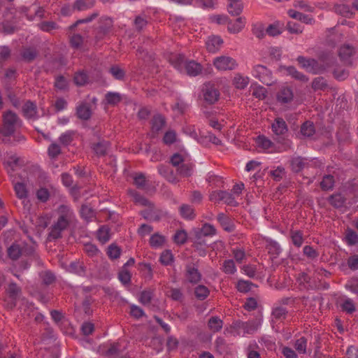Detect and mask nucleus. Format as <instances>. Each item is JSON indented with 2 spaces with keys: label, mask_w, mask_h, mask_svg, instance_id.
<instances>
[{
  "label": "nucleus",
  "mask_w": 358,
  "mask_h": 358,
  "mask_svg": "<svg viewBox=\"0 0 358 358\" xmlns=\"http://www.w3.org/2000/svg\"><path fill=\"white\" fill-rule=\"evenodd\" d=\"M227 9L233 17L239 16L243 10V3L241 0H227Z\"/></svg>",
  "instance_id": "a211bd4d"
},
{
  "label": "nucleus",
  "mask_w": 358,
  "mask_h": 358,
  "mask_svg": "<svg viewBox=\"0 0 358 358\" xmlns=\"http://www.w3.org/2000/svg\"><path fill=\"white\" fill-rule=\"evenodd\" d=\"M170 63L180 73L183 72L185 64L187 62V59L184 55L178 54L172 55L169 59Z\"/></svg>",
  "instance_id": "5701e85b"
},
{
  "label": "nucleus",
  "mask_w": 358,
  "mask_h": 358,
  "mask_svg": "<svg viewBox=\"0 0 358 358\" xmlns=\"http://www.w3.org/2000/svg\"><path fill=\"white\" fill-rule=\"evenodd\" d=\"M290 238L292 243L297 248H300L303 243V234L299 230H292L290 231Z\"/></svg>",
  "instance_id": "79ce46f5"
},
{
  "label": "nucleus",
  "mask_w": 358,
  "mask_h": 358,
  "mask_svg": "<svg viewBox=\"0 0 358 358\" xmlns=\"http://www.w3.org/2000/svg\"><path fill=\"white\" fill-rule=\"evenodd\" d=\"M105 100L107 104L116 105L122 100V96L118 92H109L105 95Z\"/></svg>",
  "instance_id": "37998d69"
},
{
  "label": "nucleus",
  "mask_w": 358,
  "mask_h": 358,
  "mask_svg": "<svg viewBox=\"0 0 358 358\" xmlns=\"http://www.w3.org/2000/svg\"><path fill=\"white\" fill-rule=\"evenodd\" d=\"M223 44L222 38L219 36L211 35L208 37L206 45L208 51L211 53L217 52Z\"/></svg>",
  "instance_id": "f8f14e48"
},
{
  "label": "nucleus",
  "mask_w": 358,
  "mask_h": 358,
  "mask_svg": "<svg viewBox=\"0 0 358 358\" xmlns=\"http://www.w3.org/2000/svg\"><path fill=\"white\" fill-rule=\"evenodd\" d=\"M180 215L186 220H193L195 217L194 209L188 204H182L179 208Z\"/></svg>",
  "instance_id": "c9c22d12"
},
{
  "label": "nucleus",
  "mask_w": 358,
  "mask_h": 358,
  "mask_svg": "<svg viewBox=\"0 0 358 358\" xmlns=\"http://www.w3.org/2000/svg\"><path fill=\"white\" fill-rule=\"evenodd\" d=\"M288 14L292 18L298 20L307 24H311L315 22L314 19L310 15L303 14L293 9L289 10Z\"/></svg>",
  "instance_id": "393cba45"
},
{
  "label": "nucleus",
  "mask_w": 358,
  "mask_h": 358,
  "mask_svg": "<svg viewBox=\"0 0 358 358\" xmlns=\"http://www.w3.org/2000/svg\"><path fill=\"white\" fill-rule=\"evenodd\" d=\"M186 278L191 283H197L200 281L201 275L193 264L186 266Z\"/></svg>",
  "instance_id": "6ab92c4d"
},
{
  "label": "nucleus",
  "mask_w": 358,
  "mask_h": 358,
  "mask_svg": "<svg viewBox=\"0 0 358 358\" xmlns=\"http://www.w3.org/2000/svg\"><path fill=\"white\" fill-rule=\"evenodd\" d=\"M57 212L59 214L57 220L66 222L67 224H70L74 218L73 211L69 206L64 204L60 205L58 207Z\"/></svg>",
  "instance_id": "9d476101"
},
{
  "label": "nucleus",
  "mask_w": 358,
  "mask_h": 358,
  "mask_svg": "<svg viewBox=\"0 0 358 358\" xmlns=\"http://www.w3.org/2000/svg\"><path fill=\"white\" fill-rule=\"evenodd\" d=\"M287 314L288 310L286 308L280 305L275 304L272 308L271 322L273 323L282 322L286 319Z\"/></svg>",
  "instance_id": "9b49d317"
},
{
  "label": "nucleus",
  "mask_w": 358,
  "mask_h": 358,
  "mask_svg": "<svg viewBox=\"0 0 358 358\" xmlns=\"http://www.w3.org/2000/svg\"><path fill=\"white\" fill-rule=\"evenodd\" d=\"M355 50L354 47L349 44H345L339 48L338 55L340 58L345 62H348L355 55Z\"/></svg>",
  "instance_id": "a878e982"
},
{
  "label": "nucleus",
  "mask_w": 358,
  "mask_h": 358,
  "mask_svg": "<svg viewBox=\"0 0 358 358\" xmlns=\"http://www.w3.org/2000/svg\"><path fill=\"white\" fill-rule=\"evenodd\" d=\"M257 143L259 148L264 150H268L274 147V143L264 135L257 137Z\"/></svg>",
  "instance_id": "49530a36"
},
{
  "label": "nucleus",
  "mask_w": 358,
  "mask_h": 358,
  "mask_svg": "<svg viewBox=\"0 0 358 358\" xmlns=\"http://www.w3.org/2000/svg\"><path fill=\"white\" fill-rule=\"evenodd\" d=\"M148 24V20L144 16L138 15L136 17L134 21V25L135 27V29L137 31H141L145 28Z\"/></svg>",
  "instance_id": "052dcab7"
},
{
  "label": "nucleus",
  "mask_w": 358,
  "mask_h": 358,
  "mask_svg": "<svg viewBox=\"0 0 358 358\" xmlns=\"http://www.w3.org/2000/svg\"><path fill=\"white\" fill-rule=\"evenodd\" d=\"M287 72L293 78L298 80L299 81L306 83L308 80V78L303 73L297 71V69L294 66H288L287 68Z\"/></svg>",
  "instance_id": "58836bf2"
},
{
  "label": "nucleus",
  "mask_w": 358,
  "mask_h": 358,
  "mask_svg": "<svg viewBox=\"0 0 358 358\" xmlns=\"http://www.w3.org/2000/svg\"><path fill=\"white\" fill-rule=\"evenodd\" d=\"M250 89L252 90V96L255 98L259 99V100H263L266 97L267 90L263 86L257 84H252Z\"/></svg>",
  "instance_id": "2f4dec72"
},
{
  "label": "nucleus",
  "mask_w": 358,
  "mask_h": 358,
  "mask_svg": "<svg viewBox=\"0 0 358 358\" xmlns=\"http://www.w3.org/2000/svg\"><path fill=\"white\" fill-rule=\"evenodd\" d=\"M129 195L133 198L134 201L139 205L143 206H152V204L150 203L149 200H148L145 197L142 196L140 193L134 189L129 190Z\"/></svg>",
  "instance_id": "cd10ccee"
},
{
  "label": "nucleus",
  "mask_w": 358,
  "mask_h": 358,
  "mask_svg": "<svg viewBox=\"0 0 358 358\" xmlns=\"http://www.w3.org/2000/svg\"><path fill=\"white\" fill-rule=\"evenodd\" d=\"M225 24H227V30L230 34H236L242 30L245 26V21L241 17H235L229 19L225 17Z\"/></svg>",
  "instance_id": "6e6552de"
},
{
  "label": "nucleus",
  "mask_w": 358,
  "mask_h": 358,
  "mask_svg": "<svg viewBox=\"0 0 358 358\" xmlns=\"http://www.w3.org/2000/svg\"><path fill=\"white\" fill-rule=\"evenodd\" d=\"M354 8L351 7L348 4L345 3H339L336 4L334 6V10L336 13L341 15L345 17H351L354 14Z\"/></svg>",
  "instance_id": "4be33fe9"
},
{
  "label": "nucleus",
  "mask_w": 358,
  "mask_h": 358,
  "mask_svg": "<svg viewBox=\"0 0 358 358\" xmlns=\"http://www.w3.org/2000/svg\"><path fill=\"white\" fill-rule=\"evenodd\" d=\"M69 224L66 222H62L57 220L50 228L48 236V240L50 241H55L62 238V232L67 229Z\"/></svg>",
  "instance_id": "0eeeda50"
},
{
  "label": "nucleus",
  "mask_w": 358,
  "mask_h": 358,
  "mask_svg": "<svg viewBox=\"0 0 358 358\" xmlns=\"http://www.w3.org/2000/svg\"><path fill=\"white\" fill-rule=\"evenodd\" d=\"M345 198L341 194H334L328 198L329 203L336 208H342L345 203Z\"/></svg>",
  "instance_id": "7c9ffc66"
},
{
  "label": "nucleus",
  "mask_w": 358,
  "mask_h": 358,
  "mask_svg": "<svg viewBox=\"0 0 358 358\" xmlns=\"http://www.w3.org/2000/svg\"><path fill=\"white\" fill-rule=\"evenodd\" d=\"M121 249L115 244H110L107 250V255L111 259H116L120 257Z\"/></svg>",
  "instance_id": "4d7b16f0"
},
{
  "label": "nucleus",
  "mask_w": 358,
  "mask_h": 358,
  "mask_svg": "<svg viewBox=\"0 0 358 358\" xmlns=\"http://www.w3.org/2000/svg\"><path fill=\"white\" fill-rule=\"evenodd\" d=\"M294 98L292 90L287 86H282L277 93V101L281 104L290 103Z\"/></svg>",
  "instance_id": "1a4fd4ad"
},
{
  "label": "nucleus",
  "mask_w": 358,
  "mask_h": 358,
  "mask_svg": "<svg viewBox=\"0 0 358 358\" xmlns=\"http://www.w3.org/2000/svg\"><path fill=\"white\" fill-rule=\"evenodd\" d=\"M134 183L137 188L144 189L147 185L145 176L143 173H138L134 177Z\"/></svg>",
  "instance_id": "8fccbe9b"
},
{
  "label": "nucleus",
  "mask_w": 358,
  "mask_h": 358,
  "mask_svg": "<svg viewBox=\"0 0 358 358\" xmlns=\"http://www.w3.org/2000/svg\"><path fill=\"white\" fill-rule=\"evenodd\" d=\"M334 178L331 175H326L323 177L321 182V189L324 191L331 190L334 186Z\"/></svg>",
  "instance_id": "a19ab883"
},
{
  "label": "nucleus",
  "mask_w": 358,
  "mask_h": 358,
  "mask_svg": "<svg viewBox=\"0 0 358 358\" xmlns=\"http://www.w3.org/2000/svg\"><path fill=\"white\" fill-rule=\"evenodd\" d=\"M195 231L198 232L199 236L201 234L204 237L213 236L216 233V229L214 226L208 223L204 224L202 228L198 229Z\"/></svg>",
  "instance_id": "c03bdc74"
},
{
  "label": "nucleus",
  "mask_w": 358,
  "mask_h": 358,
  "mask_svg": "<svg viewBox=\"0 0 358 358\" xmlns=\"http://www.w3.org/2000/svg\"><path fill=\"white\" fill-rule=\"evenodd\" d=\"M76 132L72 130L66 131L61 134L59 138V142L64 145H69L73 140Z\"/></svg>",
  "instance_id": "09e8293b"
},
{
  "label": "nucleus",
  "mask_w": 358,
  "mask_h": 358,
  "mask_svg": "<svg viewBox=\"0 0 358 358\" xmlns=\"http://www.w3.org/2000/svg\"><path fill=\"white\" fill-rule=\"evenodd\" d=\"M208 327L213 332L220 331L223 324V322L217 317H212L208 320Z\"/></svg>",
  "instance_id": "de8ad7c7"
},
{
  "label": "nucleus",
  "mask_w": 358,
  "mask_h": 358,
  "mask_svg": "<svg viewBox=\"0 0 358 358\" xmlns=\"http://www.w3.org/2000/svg\"><path fill=\"white\" fill-rule=\"evenodd\" d=\"M301 134L305 138H310L315 133V128L313 122L306 121L301 126Z\"/></svg>",
  "instance_id": "c85d7f7f"
},
{
  "label": "nucleus",
  "mask_w": 358,
  "mask_h": 358,
  "mask_svg": "<svg viewBox=\"0 0 358 358\" xmlns=\"http://www.w3.org/2000/svg\"><path fill=\"white\" fill-rule=\"evenodd\" d=\"M262 324L261 319H255L248 321L246 322H242V327L243 329V334H252L257 331Z\"/></svg>",
  "instance_id": "aec40b11"
},
{
  "label": "nucleus",
  "mask_w": 358,
  "mask_h": 358,
  "mask_svg": "<svg viewBox=\"0 0 358 358\" xmlns=\"http://www.w3.org/2000/svg\"><path fill=\"white\" fill-rule=\"evenodd\" d=\"M303 255L310 260L317 259L319 257V252L310 245H306L303 248Z\"/></svg>",
  "instance_id": "3c124183"
},
{
  "label": "nucleus",
  "mask_w": 358,
  "mask_h": 358,
  "mask_svg": "<svg viewBox=\"0 0 358 358\" xmlns=\"http://www.w3.org/2000/svg\"><path fill=\"white\" fill-rule=\"evenodd\" d=\"M37 55H38L37 51L35 49L31 48H24L21 52V57H22V59L24 62H28V63H30L32 61H34L36 59Z\"/></svg>",
  "instance_id": "f704fd0d"
},
{
  "label": "nucleus",
  "mask_w": 358,
  "mask_h": 358,
  "mask_svg": "<svg viewBox=\"0 0 358 358\" xmlns=\"http://www.w3.org/2000/svg\"><path fill=\"white\" fill-rule=\"evenodd\" d=\"M165 242V238L159 234H153L150 238V244L152 248L162 247Z\"/></svg>",
  "instance_id": "603ef678"
},
{
  "label": "nucleus",
  "mask_w": 358,
  "mask_h": 358,
  "mask_svg": "<svg viewBox=\"0 0 358 358\" xmlns=\"http://www.w3.org/2000/svg\"><path fill=\"white\" fill-rule=\"evenodd\" d=\"M266 248L269 253L275 255H278L282 251L280 245L276 241L272 240H269L267 242Z\"/></svg>",
  "instance_id": "13d9d810"
},
{
  "label": "nucleus",
  "mask_w": 358,
  "mask_h": 358,
  "mask_svg": "<svg viewBox=\"0 0 358 358\" xmlns=\"http://www.w3.org/2000/svg\"><path fill=\"white\" fill-rule=\"evenodd\" d=\"M3 124L0 132L5 137L12 136L16 129L21 126V121L17 114L12 110H7L2 115Z\"/></svg>",
  "instance_id": "f257e3e1"
},
{
  "label": "nucleus",
  "mask_w": 358,
  "mask_h": 358,
  "mask_svg": "<svg viewBox=\"0 0 358 358\" xmlns=\"http://www.w3.org/2000/svg\"><path fill=\"white\" fill-rule=\"evenodd\" d=\"M187 239V234L185 230H178L174 236L173 241L176 244L182 245Z\"/></svg>",
  "instance_id": "e2e57ef3"
},
{
  "label": "nucleus",
  "mask_w": 358,
  "mask_h": 358,
  "mask_svg": "<svg viewBox=\"0 0 358 358\" xmlns=\"http://www.w3.org/2000/svg\"><path fill=\"white\" fill-rule=\"evenodd\" d=\"M242 322L240 320H237L234 322L227 329V331L228 333L231 334V335L236 336H244L243 334V329L242 327Z\"/></svg>",
  "instance_id": "72a5a7b5"
},
{
  "label": "nucleus",
  "mask_w": 358,
  "mask_h": 358,
  "mask_svg": "<svg viewBox=\"0 0 358 358\" xmlns=\"http://www.w3.org/2000/svg\"><path fill=\"white\" fill-rule=\"evenodd\" d=\"M252 75L268 86H271L274 83L272 72L264 65L257 64L254 66Z\"/></svg>",
  "instance_id": "20e7f679"
},
{
  "label": "nucleus",
  "mask_w": 358,
  "mask_h": 358,
  "mask_svg": "<svg viewBox=\"0 0 358 358\" xmlns=\"http://www.w3.org/2000/svg\"><path fill=\"white\" fill-rule=\"evenodd\" d=\"M340 308L343 312L350 315L356 311V306L354 301L348 297L341 300Z\"/></svg>",
  "instance_id": "bb28decb"
},
{
  "label": "nucleus",
  "mask_w": 358,
  "mask_h": 358,
  "mask_svg": "<svg viewBox=\"0 0 358 358\" xmlns=\"http://www.w3.org/2000/svg\"><path fill=\"white\" fill-rule=\"evenodd\" d=\"M307 339L302 336L295 341L294 348L299 354H306Z\"/></svg>",
  "instance_id": "6e6d98bb"
},
{
  "label": "nucleus",
  "mask_w": 358,
  "mask_h": 358,
  "mask_svg": "<svg viewBox=\"0 0 358 358\" xmlns=\"http://www.w3.org/2000/svg\"><path fill=\"white\" fill-rule=\"evenodd\" d=\"M159 261L164 266L170 265L173 261V254L170 250L164 251L160 256Z\"/></svg>",
  "instance_id": "338daca9"
},
{
  "label": "nucleus",
  "mask_w": 358,
  "mask_h": 358,
  "mask_svg": "<svg viewBox=\"0 0 358 358\" xmlns=\"http://www.w3.org/2000/svg\"><path fill=\"white\" fill-rule=\"evenodd\" d=\"M6 292L9 298L8 301L5 300L6 308L12 309L15 307L17 300L21 294V288L16 283L10 282L6 288Z\"/></svg>",
  "instance_id": "423d86ee"
},
{
  "label": "nucleus",
  "mask_w": 358,
  "mask_h": 358,
  "mask_svg": "<svg viewBox=\"0 0 358 358\" xmlns=\"http://www.w3.org/2000/svg\"><path fill=\"white\" fill-rule=\"evenodd\" d=\"M76 115L82 120H88L92 116L91 105L87 102H81L76 106Z\"/></svg>",
  "instance_id": "4468645a"
},
{
  "label": "nucleus",
  "mask_w": 358,
  "mask_h": 358,
  "mask_svg": "<svg viewBox=\"0 0 358 358\" xmlns=\"http://www.w3.org/2000/svg\"><path fill=\"white\" fill-rule=\"evenodd\" d=\"M14 189L17 196L19 199H24L27 196V191L26 187L22 182H17L15 184Z\"/></svg>",
  "instance_id": "0e129e2a"
},
{
  "label": "nucleus",
  "mask_w": 358,
  "mask_h": 358,
  "mask_svg": "<svg viewBox=\"0 0 358 358\" xmlns=\"http://www.w3.org/2000/svg\"><path fill=\"white\" fill-rule=\"evenodd\" d=\"M7 253L10 259L17 260L23 256V245L20 243H13L8 248Z\"/></svg>",
  "instance_id": "f3484780"
},
{
  "label": "nucleus",
  "mask_w": 358,
  "mask_h": 358,
  "mask_svg": "<svg viewBox=\"0 0 358 358\" xmlns=\"http://www.w3.org/2000/svg\"><path fill=\"white\" fill-rule=\"evenodd\" d=\"M345 287L358 296V278H350L345 285Z\"/></svg>",
  "instance_id": "bf43d9fd"
},
{
  "label": "nucleus",
  "mask_w": 358,
  "mask_h": 358,
  "mask_svg": "<svg viewBox=\"0 0 358 358\" xmlns=\"http://www.w3.org/2000/svg\"><path fill=\"white\" fill-rule=\"evenodd\" d=\"M110 147V142L106 140H99L92 145V149L99 157L105 156L108 153Z\"/></svg>",
  "instance_id": "dca6fc26"
},
{
  "label": "nucleus",
  "mask_w": 358,
  "mask_h": 358,
  "mask_svg": "<svg viewBox=\"0 0 358 358\" xmlns=\"http://www.w3.org/2000/svg\"><path fill=\"white\" fill-rule=\"evenodd\" d=\"M158 173L171 183H177L179 180L174 174L173 171L167 165L159 164L157 166Z\"/></svg>",
  "instance_id": "2eb2a0df"
},
{
  "label": "nucleus",
  "mask_w": 358,
  "mask_h": 358,
  "mask_svg": "<svg viewBox=\"0 0 358 358\" xmlns=\"http://www.w3.org/2000/svg\"><path fill=\"white\" fill-rule=\"evenodd\" d=\"M201 92L204 101L208 104H213L217 101L220 93L210 82L205 83L201 87Z\"/></svg>",
  "instance_id": "39448f33"
},
{
  "label": "nucleus",
  "mask_w": 358,
  "mask_h": 358,
  "mask_svg": "<svg viewBox=\"0 0 358 358\" xmlns=\"http://www.w3.org/2000/svg\"><path fill=\"white\" fill-rule=\"evenodd\" d=\"M88 76L85 71H78L75 73L73 76V82L77 86H83L88 81Z\"/></svg>",
  "instance_id": "4c0bfd02"
},
{
  "label": "nucleus",
  "mask_w": 358,
  "mask_h": 358,
  "mask_svg": "<svg viewBox=\"0 0 358 358\" xmlns=\"http://www.w3.org/2000/svg\"><path fill=\"white\" fill-rule=\"evenodd\" d=\"M153 297V293L150 290H144L141 292L139 297V301L144 306H148L150 303Z\"/></svg>",
  "instance_id": "680f3d73"
},
{
  "label": "nucleus",
  "mask_w": 358,
  "mask_h": 358,
  "mask_svg": "<svg viewBox=\"0 0 358 358\" xmlns=\"http://www.w3.org/2000/svg\"><path fill=\"white\" fill-rule=\"evenodd\" d=\"M97 238L103 244L110 240L109 229L106 226L101 227L97 231Z\"/></svg>",
  "instance_id": "a18cd8bd"
},
{
  "label": "nucleus",
  "mask_w": 358,
  "mask_h": 358,
  "mask_svg": "<svg viewBox=\"0 0 358 358\" xmlns=\"http://www.w3.org/2000/svg\"><path fill=\"white\" fill-rule=\"evenodd\" d=\"M194 294L198 299L204 300L208 296L209 291L206 287L199 285L195 288Z\"/></svg>",
  "instance_id": "69168bd1"
},
{
  "label": "nucleus",
  "mask_w": 358,
  "mask_h": 358,
  "mask_svg": "<svg viewBox=\"0 0 358 358\" xmlns=\"http://www.w3.org/2000/svg\"><path fill=\"white\" fill-rule=\"evenodd\" d=\"M95 0H76L73 4V9L83 11L92 8Z\"/></svg>",
  "instance_id": "473e14b6"
},
{
  "label": "nucleus",
  "mask_w": 358,
  "mask_h": 358,
  "mask_svg": "<svg viewBox=\"0 0 358 358\" xmlns=\"http://www.w3.org/2000/svg\"><path fill=\"white\" fill-rule=\"evenodd\" d=\"M192 166L189 164H182L177 168L178 173L182 177H189L192 174Z\"/></svg>",
  "instance_id": "864d4df0"
},
{
  "label": "nucleus",
  "mask_w": 358,
  "mask_h": 358,
  "mask_svg": "<svg viewBox=\"0 0 358 358\" xmlns=\"http://www.w3.org/2000/svg\"><path fill=\"white\" fill-rule=\"evenodd\" d=\"M40 279L45 285H50L55 282L56 277L50 271H41L39 273Z\"/></svg>",
  "instance_id": "ea45409f"
},
{
  "label": "nucleus",
  "mask_w": 358,
  "mask_h": 358,
  "mask_svg": "<svg viewBox=\"0 0 358 358\" xmlns=\"http://www.w3.org/2000/svg\"><path fill=\"white\" fill-rule=\"evenodd\" d=\"M296 61L301 68L313 74L322 73L327 70V66L330 64L329 62L326 65L321 64L318 60L303 56H299Z\"/></svg>",
  "instance_id": "7ed1b4c3"
},
{
  "label": "nucleus",
  "mask_w": 358,
  "mask_h": 358,
  "mask_svg": "<svg viewBox=\"0 0 358 358\" xmlns=\"http://www.w3.org/2000/svg\"><path fill=\"white\" fill-rule=\"evenodd\" d=\"M22 112L24 117L27 119H36L37 118V111H36V104L31 101H27L22 107Z\"/></svg>",
  "instance_id": "b1692460"
},
{
  "label": "nucleus",
  "mask_w": 358,
  "mask_h": 358,
  "mask_svg": "<svg viewBox=\"0 0 358 358\" xmlns=\"http://www.w3.org/2000/svg\"><path fill=\"white\" fill-rule=\"evenodd\" d=\"M312 87L314 90H324L327 87V81L323 77H317L313 80Z\"/></svg>",
  "instance_id": "5fc2aeb1"
},
{
  "label": "nucleus",
  "mask_w": 358,
  "mask_h": 358,
  "mask_svg": "<svg viewBox=\"0 0 358 358\" xmlns=\"http://www.w3.org/2000/svg\"><path fill=\"white\" fill-rule=\"evenodd\" d=\"M249 83V78L244 77L240 73H237L234 79L233 84L237 89L243 90L245 89Z\"/></svg>",
  "instance_id": "e433bc0d"
},
{
  "label": "nucleus",
  "mask_w": 358,
  "mask_h": 358,
  "mask_svg": "<svg viewBox=\"0 0 358 358\" xmlns=\"http://www.w3.org/2000/svg\"><path fill=\"white\" fill-rule=\"evenodd\" d=\"M308 159L301 157H293L290 161L292 171L295 173L301 171L308 166Z\"/></svg>",
  "instance_id": "412c9836"
},
{
  "label": "nucleus",
  "mask_w": 358,
  "mask_h": 358,
  "mask_svg": "<svg viewBox=\"0 0 358 358\" xmlns=\"http://www.w3.org/2000/svg\"><path fill=\"white\" fill-rule=\"evenodd\" d=\"M39 28L46 32H50L52 30L57 29L58 25L52 21H43L38 24Z\"/></svg>",
  "instance_id": "774afa93"
},
{
  "label": "nucleus",
  "mask_w": 358,
  "mask_h": 358,
  "mask_svg": "<svg viewBox=\"0 0 358 358\" xmlns=\"http://www.w3.org/2000/svg\"><path fill=\"white\" fill-rule=\"evenodd\" d=\"M165 123V119L161 115H155L151 120L152 132L158 133L164 127Z\"/></svg>",
  "instance_id": "c756f323"
},
{
  "label": "nucleus",
  "mask_w": 358,
  "mask_h": 358,
  "mask_svg": "<svg viewBox=\"0 0 358 358\" xmlns=\"http://www.w3.org/2000/svg\"><path fill=\"white\" fill-rule=\"evenodd\" d=\"M185 64L182 73L189 76L195 77L199 75L202 71L201 65L194 60H187Z\"/></svg>",
  "instance_id": "ddd939ff"
},
{
  "label": "nucleus",
  "mask_w": 358,
  "mask_h": 358,
  "mask_svg": "<svg viewBox=\"0 0 358 358\" xmlns=\"http://www.w3.org/2000/svg\"><path fill=\"white\" fill-rule=\"evenodd\" d=\"M271 127L272 132L275 136L274 139L278 143L284 141L285 150L290 149L292 147V142L289 140L285 139V135L288 133V126L284 119L282 117L275 118Z\"/></svg>",
  "instance_id": "f03ea898"
}]
</instances>
